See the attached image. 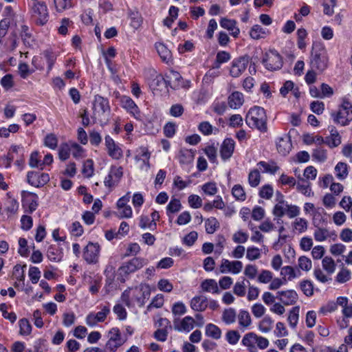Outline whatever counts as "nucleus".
Segmentation results:
<instances>
[{
  "label": "nucleus",
  "instance_id": "obj_2",
  "mask_svg": "<svg viewBox=\"0 0 352 352\" xmlns=\"http://www.w3.org/2000/svg\"><path fill=\"white\" fill-rule=\"evenodd\" d=\"M329 57L325 47L321 43H314L310 57V66L320 72L328 67Z\"/></svg>",
  "mask_w": 352,
  "mask_h": 352
},
{
  "label": "nucleus",
  "instance_id": "obj_10",
  "mask_svg": "<svg viewBox=\"0 0 352 352\" xmlns=\"http://www.w3.org/2000/svg\"><path fill=\"white\" fill-rule=\"evenodd\" d=\"M50 181L47 173H40L36 171H30L27 175V182L30 185L39 188L45 185Z\"/></svg>",
  "mask_w": 352,
  "mask_h": 352
},
{
  "label": "nucleus",
  "instance_id": "obj_45",
  "mask_svg": "<svg viewBox=\"0 0 352 352\" xmlns=\"http://www.w3.org/2000/svg\"><path fill=\"white\" fill-rule=\"evenodd\" d=\"M261 181L260 173L257 169H254L250 171L248 175V182L252 187H256L258 186Z\"/></svg>",
  "mask_w": 352,
  "mask_h": 352
},
{
  "label": "nucleus",
  "instance_id": "obj_39",
  "mask_svg": "<svg viewBox=\"0 0 352 352\" xmlns=\"http://www.w3.org/2000/svg\"><path fill=\"white\" fill-rule=\"evenodd\" d=\"M19 333L22 336H28L31 333L32 326L29 320L26 318H22L19 321Z\"/></svg>",
  "mask_w": 352,
  "mask_h": 352
},
{
  "label": "nucleus",
  "instance_id": "obj_11",
  "mask_svg": "<svg viewBox=\"0 0 352 352\" xmlns=\"http://www.w3.org/2000/svg\"><path fill=\"white\" fill-rule=\"evenodd\" d=\"M248 63V56H242L234 59L232 63V66L230 71V75L234 78L240 76L246 69Z\"/></svg>",
  "mask_w": 352,
  "mask_h": 352
},
{
  "label": "nucleus",
  "instance_id": "obj_36",
  "mask_svg": "<svg viewBox=\"0 0 352 352\" xmlns=\"http://www.w3.org/2000/svg\"><path fill=\"white\" fill-rule=\"evenodd\" d=\"M194 153L191 150L182 149L179 151V160L181 164H188L192 161Z\"/></svg>",
  "mask_w": 352,
  "mask_h": 352
},
{
  "label": "nucleus",
  "instance_id": "obj_53",
  "mask_svg": "<svg viewBox=\"0 0 352 352\" xmlns=\"http://www.w3.org/2000/svg\"><path fill=\"white\" fill-rule=\"evenodd\" d=\"M26 265H23V267L20 265H16L13 268L12 276L14 278H16L19 281L24 282L25 280V274L23 268L25 267Z\"/></svg>",
  "mask_w": 352,
  "mask_h": 352
},
{
  "label": "nucleus",
  "instance_id": "obj_38",
  "mask_svg": "<svg viewBox=\"0 0 352 352\" xmlns=\"http://www.w3.org/2000/svg\"><path fill=\"white\" fill-rule=\"evenodd\" d=\"M109 340L111 342H117L118 345H122L125 340L121 337V333L118 328H112L109 332Z\"/></svg>",
  "mask_w": 352,
  "mask_h": 352
},
{
  "label": "nucleus",
  "instance_id": "obj_26",
  "mask_svg": "<svg viewBox=\"0 0 352 352\" xmlns=\"http://www.w3.org/2000/svg\"><path fill=\"white\" fill-rule=\"evenodd\" d=\"M47 256L50 261L59 262L63 258V253L61 248L52 245L47 250Z\"/></svg>",
  "mask_w": 352,
  "mask_h": 352
},
{
  "label": "nucleus",
  "instance_id": "obj_33",
  "mask_svg": "<svg viewBox=\"0 0 352 352\" xmlns=\"http://www.w3.org/2000/svg\"><path fill=\"white\" fill-rule=\"evenodd\" d=\"M335 171L338 179L340 180L345 179L348 175L346 164L341 162H338L335 167Z\"/></svg>",
  "mask_w": 352,
  "mask_h": 352
},
{
  "label": "nucleus",
  "instance_id": "obj_4",
  "mask_svg": "<svg viewBox=\"0 0 352 352\" xmlns=\"http://www.w3.org/2000/svg\"><path fill=\"white\" fill-rule=\"evenodd\" d=\"M32 17L38 25H44L48 21L49 13L47 7L44 1L32 0Z\"/></svg>",
  "mask_w": 352,
  "mask_h": 352
},
{
  "label": "nucleus",
  "instance_id": "obj_44",
  "mask_svg": "<svg viewBox=\"0 0 352 352\" xmlns=\"http://www.w3.org/2000/svg\"><path fill=\"white\" fill-rule=\"evenodd\" d=\"M239 323L243 327H248L251 324L252 320L248 311L241 310L239 314Z\"/></svg>",
  "mask_w": 352,
  "mask_h": 352
},
{
  "label": "nucleus",
  "instance_id": "obj_52",
  "mask_svg": "<svg viewBox=\"0 0 352 352\" xmlns=\"http://www.w3.org/2000/svg\"><path fill=\"white\" fill-rule=\"evenodd\" d=\"M274 190L271 185H264L259 191V196L265 199H270L273 195Z\"/></svg>",
  "mask_w": 352,
  "mask_h": 352
},
{
  "label": "nucleus",
  "instance_id": "obj_19",
  "mask_svg": "<svg viewBox=\"0 0 352 352\" xmlns=\"http://www.w3.org/2000/svg\"><path fill=\"white\" fill-rule=\"evenodd\" d=\"M256 338L257 335L254 332H249L243 336L241 342L243 345L248 347V352H257L255 346Z\"/></svg>",
  "mask_w": 352,
  "mask_h": 352
},
{
  "label": "nucleus",
  "instance_id": "obj_5",
  "mask_svg": "<svg viewBox=\"0 0 352 352\" xmlns=\"http://www.w3.org/2000/svg\"><path fill=\"white\" fill-rule=\"evenodd\" d=\"M262 63L269 71H276L281 69L283 66V58L276 50H270L265 54Z\"/></svg>",
  "mask_w": 352,
  "mask_h": 352
},
{
  "label": "nucleus",
  "instance_id": "obj_17",
  "mask_svg": "<svg viewBox=\"0 0 352 352\" xmlns=\"http://www.w3.org/2000/svg\"><path fill=\"white\" fill-rule=\"evenodd\" d=\"M195 320L191 316L184 317L180 322L179 324H177V321H174V328L179 331L189 332L194 327Z\"/></svg>",
  "mask_w": 352,
  "mask_h": 352
},
{
  "label": "nucleus",
  "instance_id": "obj_60",
  "mask_svg": "<svg viewBox=\"0 0 352 352\" xmlns=\"http://www.w3.org/2000/svg\"><path fill=\"white\" fill-rule=\"evenodd\" d=\"M72 0H54L56 10L58 12H62L65 9L72 7Z\"/></svg>",
  "mask_w": 352,
  "mask_h": 352
},
{
  "label": "nucleus",
  "instance_id": "obj_8",
  "mask_svg": "<svg viewBox=\"0 0 352 352\" xmlns=\"http://www.w3.org/2000/svg\"><path fill=\"white\" fill-rule=\"evenodd\" d=\"M100 248L98 243L89 242L83 249L82 257L88 264L98 262Z\"/></svg>",
  "mask_w": 352,
  "mask_h": 352
},
{
  "label": "nucleus",
  "instance_id": "obj_56",
  "mask_svg": "<svg viewBox=\"0 0 352 352\" xmlns=\"http://www.w3.org/2000/svg\"><path fill=\"white\" fill-rule=\"evenodd\" d=\"M312 157L320 162H323L327 160V151L322 148H316L313 151Z\"/></svg>",
  "mask_w": 352,
  "mask_h": 352
},
{
  "label": "nucleus",
  "instance_id": "obj_15",
  "mask_svg": "<svg viewBox=\"0 0 352 352\" xmlns=\"http://www.w3.org/2000/svg\"><path fill=\"white\" fill-rule=\"evenodd\" d=\"M168 86L173 89H178L183 87L182 77L180 74L175 71H170L169 74L166 76Z\"/></svg>",
  "mask_w": 352,
  "mask_h": 352
},
{
  "label": "nucleus",
  "instance_id": "obj_1",
  "mask_svg": "<svg viewBox=\"0 0 352 352\" xmlns=\"http://www.w3.org/2000/svg\"><path fill=\"white\" fill-rule=\"evenodd\" d=\"M247 124L251 128H255L261 132L267 131V118L263 107L254 106L248 112L245 117Z\"/></svg>",
  "mask_w": 352,
  "mask_h": 352
},
{
  "label": "nucleus",
  "instance_id": "obj_27",
  "mask_svg": "<svg viewBox=\"0 0 352 352\" xmlns=\"http://www.w3.org/2000/svg\"><path fill=\"white\" fill-rule=\"evenodd\" d=\"M155 48L157 51L158 54L160 55L161 59L168 63L172 60V54L171 52L167 48V47L162 43H158L155 44Z\"/></svg>",
  "mask_w": 352,
  "mask_h": 352
},
{
  "label": "nucleus",
  "instance_id": "obj_7",
  "mask_svg": "<svg viewBox=\"0 0 352 352\" xmlns=\"http://www.w3.org/2000/svg\"><path fill=\"white\" fill-rule=\"evenodd\" d=\"M94 116L95 118H99L104 116L106 113L110 112V106L107 98L100 95L94 97L93 102Z\"/></svg>",
  "mask_w": 352,
  "mask_h": 352
},
{
  "label": "nucleus",
  "instance_id": "obj_35",
  "mask_svg": "<svg viewBox=\"0 0 352 352\" xmlns=\"http://www.w3.org/2000/svg\"><path fill=\"white\" fill-rule=\"evenodd\" d=\"M233 197L238 201H243L246 199V194L241 185L235 184L232 188Z\"/></svg>",
  "mask_w": 352,
  "mask_h": 352
},
{
  "label": "nucleus",
  "instance_id": "obj_64",
  "mask_svg": "<svg viewBox=\"0 0 352 352\" xmlns=\"http://www.w3.org/2000/svg\"><path fill=\"white\" fill-rule=\"evenodd\" d=\"M172 312L174 315L181 316L186 312V307L182 302H175L172 307Z\"/></svg>",
  "mask_w": 352,
  "mask_h": 352
},
{
  "label": "nucleus",
  "instance_id": "obj_61",
  "mask_svg": "<svg viewBox=\"0 0 352 352\" xmlns=\"http://www.w3.org/2000/svg\"><path fill=\"white\" fill-rule=\"evenodd\" d=\"M265 307L261 303H256L252 307V312L257 318L262 317L265 314Z\"/></svg>",
  "mask_w": 352,
  "mask_h": 352
},
{
  "label": "nucleus",
  "instance_id": "obj_18",
  "mask_svg": "<svg viewBox=\"0 0 352 352\" xmlns=\"http://www.w3.org/2000/svg\"><path fill=\"white\" fill-rule=\"evenodd\" d=\"M153 78L149 82L150 87L154 90H160L162 87H167L166 78H164L162 75L157 74L155 71H153L151 74Z\"/></svg>",
  "mask_w": 352,
  "mask_h": 352
},
{
  "label": "nucleus",
  "instance_id": "obj_49",
  "mask_svg": "<svg viewBox=\"0 0 352 352\" xmlns=\"http://www.w3.org/2000/svg\"><path fill=\"white\" fill-rule=\"evenodd\" d=\"M241 338L240 333L236 330H230L226 334V340L232 345L236 344Z\"/></svg>",
  "mask_w": 352,
  "mask_h": 352
},
{
  "label": "nucleus",
  "instance_id": "obj_40",
  "mask_svg": "<svg viewBox=\"0 0 352 352\" xmlns=\"http://www.w3.org/2000/svg\"><path fill=\"white\" fill-rule=\"evenodd\" d=\"M219 226V223L215 217L209 218L206 221V231L208 234H213Z\"/></svg>",
  "mask_w": 352,
  "mask_h": 352
},
{
  "label": "nucleus",
  "instance_id": "obj_51",
  "mask_svg": "<svg viewBox=\"0 0 352 352\" xmlns=\"http://www.w3.org/2000/svg\"><path fill=\"white\" fill-rule=\"evenodd\" d=\"M299 267L304 271H309L312 267L311 261L305 256H301L298 260Z\"/></svg>",
  "mask_w": 352,
  "mask_h": 352
},
{
  "label": "nucleus",
  "instance_id": "obj_28",
  "mask_svg": "<svg viewBox=\"0 0 352 352\" xmlns=\"http://www.w3.org/2000/svg\"><path fill=\"white\" fill-rule=\"evenodd\" d=\"M201 287L204 292H212L213 294H219V289L217 283L214 279H206L201 284Z\"/></svg>",
  "mask_w": 352,
  "mask_h": 352
},
{
  "label": "nucleus",
  "instance_id": "obj_50",
  "mask_svg": "<svg viewBox=\"0 0 352 352\" xmlns=\"http://www.w3.org/2000/svg\"><path fill=\"white\" fill-rule=\"evenodd\" d=\"M201 189L206 195H214L217 192V187L215 182H208L201 186Z\"/></svg>",
  "mask_w": 352,
  "mask_h": 352
},
{
  "label": "nucleus",
  "instance_id": "obj_58",
  "mask_svg": "<svg viewBox=\"0 0 352 352\" xmlns=\"http://www.w3.org/2000/svg\"><path fill=\"white\" fill-rule=\"evenodd\" d=\"M140 251V245L136 243H130L126 248V252L123 256L124 257H127L130 256H135L138 254Z\"/></svg>",
  "mask_w": 352,
  "mask_h": 352
},
{
  "label": "nucleus",
  "instance_id": "obj_47",
  "mask_svg": "<svg viewBox=\"0 0 352 352\" xmlns=\"http://www.w3.org/2000/svg\"><path fill=\"white\" fill-rule=\"evenodd\" d=\"M317 229L314 232V239L316 241L321 242L325 241L329 236V233L327 229L316 227Z\"/></svg>",
  "mask_w": 352,
  "mask_h": 352
},
{
  "label": "nucleus",
  "instance_id": "obj_24",
  "mask_svg": "<svg viewBox=\"0 0 352 352\" xmlns=\"http://www.w3.org/2000/svg\"><path fill=\"white\" fill-rule=\"evenodd\" d=\"M151 294L150 288L148 285L142 286L138 294L133 297L137 301L139 307H143L146 302V300L148 299Z\"/></svg>",
  "mask_w": 352,
  "mask_h": 352
},
{
  "label": "nucleus",
  "instance_id": "obj_59",
  "mask_svg": "<svg viewBox=\"0 0 352 352\" xmlns=\"http://www.w3.org/2000/svg\"><path fill=\"white\" fill-rule=\"evenodd\" d=\"M157 287L160 290L165 292H170L173 289L172 283L167 279H160Z\"/></svg>",
  "mask_w": 352,
  "mask_h": 352
},
{
  "label": "nucleus",
  "instance_id": "obj_41",
  "mask_svg": "<svg viewBox=\"0 0 352 352\" xmlns=\"http://www.w3.org/2000/svg\"><path fill=\"white\" fill-rule=\"evenodd\" d=\"M129 16L131 19V25L133 28L138 29L141 26L143 19L141 14L138 11H131Z\"/></svg>",
  "mask_w": 352,
  "mask_h": 352
},
{
  "label": "nucleus",
  "instance_id": "obj_22",
  "mask_svg": "<svg viewBox=\"0 0 352 352\" xmlns=\"http://www.w3.org/2000/svg\"><path fill=\"white\" fill-rule=\"evenodd\" d=\"M122 107L128 112L135 116L139 114V109L135 102L129 96H124L121 98Z\"/></svg>",
  "mask_w": 352,
  "mask_h": 352
},
{
  "label": "nucleus",
  "instance_id": "obj_46",
  "mask_svg": "<svg viewBox=\"0 0 352 352\" xmlns=\"http://www.w3.org/2000/svg\"><path fill=\"white\" fill-rule=\"evenodd\" d=\"M300 287L307 296H311L314 294V285L310 280H304L301 281Z\"/></svg>",
  "mask_w": 352,
  "mask_h": 352
},
{
  "label": "nucleus",
  "instance_id": "obj_43",
  "mask_svg": "<svg viewBox=\"0 0 352 352\" xmlns=\"http://www.w3.org/2000/svg\"><path fill=\"white\" fill-rule=\"evenodd\" d=\"M257 165L264 168V173H270L271 174H274L279 169V167L276 166V163L273 161H271L270 163L261 161Z\"/></svg>",
  "mask_w": 352,
  "mask_h": 352
},
{
  "label": "nucleus",
  "instance_id": "obj_29",
  "mask_svg": "<svg viewBox=\"0 0 352 352\" xmlns=\"http://www.w3.org/2000/svg\"><path fill=\"white\" fill-rule=\"evenodd\" d=\"M206 335L214 340H219L221 337V330L215 324L209 323L206 326Z\"/></svg>",
  "mask_w": 352,
  "mask_h": 352
},
{
  "label": "nucleus",
  "instance_id": "obj_9",
  "mask_svg": "<svg viewBox=\"0 0 352 352\" xmlns=\"http://www.w3.org/2000/svg\"><path fill=\"white\" fill-rule=\"evenodd\" d=\"M110 314L109 304L101 306V311L97 314L89 313L86 317V324L89 327L95 326L98 322H102L105 320L107 316Z\"/></svg>",
  "mask_w": 352,
  "mask_h": 352
},
{
  "label": "nucleus",
  "instance_id": "obj_12",
  "mask_svg": "<svg viewBox=\"0 0 352 352\" xmlns=\"http://www.w3.org/2000/svg\"><path fill=\"white\" fill-rule=\"evenodd\" d=\"M104 140L109 155L116 160L121 158L122 157V151L116 144L114 140L109 135H106Z\"/></svg>",
  "mask_w": 352,
  "mask_h": 352
},
{
  "label": "nucleus",
  "instance_id": "obj_37",
  "mask_svg": "<svg viewBox=\"0 0 352 352\" xmlns=\"http://www.w3.org/2000/svg\"><path fill=\"white\" fill-rule=\"evenodd\" d=\"M266 34V30L265 29L263 28L259 25H254L251 28L250 32V35L251 38L253 39H259L261 38H263L265 35Z\"/></svg>",
  "mask_w": 352,
  "mask_h": 352
},
{
  "label": "nucleus",
  "instance_id": "obj_32",
  "mask_svg": "<svg viewBox=\"0 0 352 352\" xmlns=\"http://www.w3.org/2000/svg\"><path fill=\"white\" fill-rule=\"evenodd\" d=\"M273 323V320L269 316H265L259 322L258 329L263 333L270 332L272 329Z\"/></svg>",
  "mask_w": 352,
  "mask_h": 352
},
{
  "label": "nucleus",
  "instance_id": "obj_25",
  "mask_svg": "<svg viewBox=\"0 0 352 352\" xmlns=\"http://www.w3.org/2000/svg\"><path fill=\"white\" fill-rule=\"evenodd\" d=\"M243 102V95L239 91H234L228 97V105L232 109L239 108Z\"/></svg>",
  "mask_w": 352,
  "mask_h": 352
},
{
  "label": "nucleus",
  "instance_id": "obj_63",
  "mask_svg": "<svg viewBox=\"0 0 352 352\" xmlns=\"http://www.w3.org/2000/svg\"><path fill=\"white\" fill-rule=\"evenodd\" d=\"M310 108L314 113L320 115L322 114L324 110V104L318 100L313 101L310 104Z\"/></svg>",
  "mask_w": 352,
  "mask_h": 352
},
{
  "label": "nucleus",
  "instance_id": "obj_6",
  "mask_svg": "<svg viewBox=\"0 0 352 352\" xmlns=\"http://www.w3.org/2000/svg\"><path fill=\"white\" fill-rule=\"evenodd\" d=\"M147 264V260L141 257H134L124 262L118 269L120 275L127 276L142 268Z\"/></svg>",
  "mask_w": 352,
  "mask_h": 352
},
{
  "label": "nucleus",
  "instance_id": "obj_23",
  "mask_svg": "<svg viewBox=\"0 0 352 352\" xmlns=\"http://www.w3.org/2000/svg\"><path fill=\"white\" fill-rule=\"evenodd\" d=\"M221 26L230 32L234 37H237L239 34V29L236 26V22L234 20L222 18L220 21Z\"/></svg>",
  "mask_w": 352,
  "mask_h": 352
},
{
  "label": "nucleus",
  "instance_id": "obj_34",
  "mask_svg": "<svg viewBox=\"0 0 352 352\" xmlns=\"http://www.w3.org/2000/svg\"><path fill=\"white\" fill-rule=\"evenodd\" d=\"M323 269L329 274H331L335 272L336 263L334 260L329 256H325L322 261Z\"/></svg>",
  "mask_w": 352,
  "mask_h": 352
},
{
  "label": "nucleus",
  "instance_id": "obj_20",
  "mask_svg": "<svg viewBox=\"0 0 352 352\" xmlns=\"http://www.w3.org/2000/svg\"><path fill=\"white\" fill-rule=\"evenodd\" d=\"M208 307V299L204 296H195L190 301V307L196 311H203Z\"/></svg>",
  "mask_w": 352,
  "mask_h": 352
},
{
  "label": "nucleus",
  "instance_id": "obj_16",
  "mask_svg": "<svg viewBox=\"0 0 352 352\" xmlns=\"http://www.w3.org/2000/svg\"><path fill=\"white\" fill-rule=\"evenodd\" d=\"M330 135L325 138V144L330 148L337 147L341 144V137L334 126H329Z\"/></svg>",
  "mask_w": 352,
  "mask_h": 352
},
{
  "label": "nucleus",
  "instance_id": "obj_42",
  "mask_svg": "<svg viewBox=\"0 0 352 352\" xmlns=\"http://www.w3.org/2000/svg\"><path fill=\"white\" fill-rule=\"evenodd\" d=\"M294 229L300 233L305 232L307 230L308 221L303 218H296L292 223Z\"/></svg>",
  "mask_w": 352,
  "mask_h": 352
},
{
  "label": "nucleus",
  "instance_id": "obj_48",
  "mask_svg": "<svg viewBox=\"0 0 352 352\" xmlns=\"http://www.w3.org/2000/svg\"><path fill=\"white\" fill-rule=\"evenodd\" d=\"M351 277V272L348 269L343 267L337 274L336 280L338 283H344L350 280Z\"/></svg>",
  "mask_w": 352,
  "mask_h": 352
},
{
  "label": "nucleus",
  "instance_id": "obj_62",
  "mask_svg": "<svg viewBox=\"0 0 352 352\" xmlns=\"http://www.w3.org/2000/svg\"><path fill=\"white\" fill-rule=\"evenodd\" d=\"M261 256L260 250L257 248L250 247L247 250L246 257L250 261L259 258Z\"/></svg>",
  "mask_w": 352,
  "mask_h": 352
},
{
  "label": "nucleus",
  "instance_id": "obj_57",
  "mask_svg": "<svg viewBox=\"0 0 352 352\" xmlns=\"http://www.w3.org/2000/svg\"><path fill=\"white\" fill-rule=\"evenodd\" d=\"M182 204L180 201L177 199H172L168 204L167 212L175 213L181 210Z\"/></svg>",
  "mask_w": 352,
  "mask_h": 352
},
{
  "label": "nucleus",
  "instance_id": "obj_54",
  "mask_svg": "<svg viewBox=\"0 0 352 352\" xmlns=\"http://www.w3.org/2000/svg\"><path fill=\"white\" fill-rule=\"evenodd\" d=\"M8 307L6 304L1 303L0 305V311L2 312V316L6 318L9 320L12 323H14L16 320V315L14 312H8L7 311Z\"/></svg>",
  "mask_w": 352,
  "mask_h": 352
},
{
  "label": "nucleus",
  "instance_id": "obj_21",
  "mask_svg": "<svg viewBox=\"0 0 352 352\" xmlns=\"http://www.w3.org/2000/svg\"><path fill=\"white\" fill-rule=\"evenodd\" d=\"M276 147L278 153L283 155H286L291 151L292 145L290 141V137L279 138L276 142Z\"/></svg>",
  "mask_w": 352,
  "mask_h": 352
},
{
  "label": "nucleus",
  "instance_id": "obj_3",
  "mask_svg": "<svg viewBox=\"0 0 352 352\" xmlns=\"http://www.w3.org/2000/svg\"><path fill=\"white\" fill-rule=\"evenodd\" d=\"M334 123L342 126H347L352 120V104L346 99H344L339 106L338 111L331 113Z\"/></svg>",
  "mask_w": 352,
  "mask_h": 352
},
{
  "label": "nucleus",
  "instance_id": "obj_14",
  "mask_svg": "<svg viewBox=\"0 0 352 352\" xmlns=\"http://www.w3.org/2000/svg\"><path fill=\"white\" fill-rule=\"evenodd\" d=\"M234 149V141L226 138L223 142L220 148V155L223 160H227L232 156Z\"/></svg>",
  "mask_w": 352,
  "mask_h": 352
},
{
  "label": "nucleus",
  "instance_id": "obj_31",
  "mask_svg": "<svg viewBox=\"0 0 352 352\" xmlns=\"http://www.w3.org/2000/svg\"><path fill=\"white\" fill-rule=\"evenodd\" d=\"M299 311L300 307L298 306L294 307L289 311L287 320L292 328H295L297 325L299 317Z\"/></svg>",
  "mask_w": 352,
  "mask_h": 352
},
{
  "label": "nucleus",
  "instance_id": "obj_55",
  "mask_svg": "<svg viewBox=\"0 0 352 352\" xmlns=\"http://www.w3.org/2000/svg\"><path fill=\"white\" fill-rule=\"evenodd\" d=\"M322 213L325 214L323 208H318L314 210L313 214V223L315 227H318L321 221L324 222V219L322 217Z\"/></svg>",
  "mask_w": 352,
  "mask_h": 352
},
{
  "label": "nucleus",
  "instance_id": "obj_13",
  "mask_svg": "<svg viewBox=\"0 0 352 352\" xmlns=\"http://www.w3.org/2000/svg\"><path fill=\"white\" fill-rule=\"evenodd\" d=\"M276 298L285 305H292L297 302L298 294L294 290L279 291Z\"/></svg>",
  "mask_w": 352,
  "mask_h": 352
},
{
  "label": "nucleus",
  "instance_id": "obj_30",
  "mask_svg": "<svg viewBox=\"0 0 352 352\" xmlns=\"http://www.w3.org/2000/svg\"><path fill=\"white\" fill-rule=\"evenodd\" d=\"M236 313L234 309H225L222 314V320L226 324H230L235 322Z\"/></svg>",
  "mask_w": 352,
  "mask_h": 352
}]
</instances>
